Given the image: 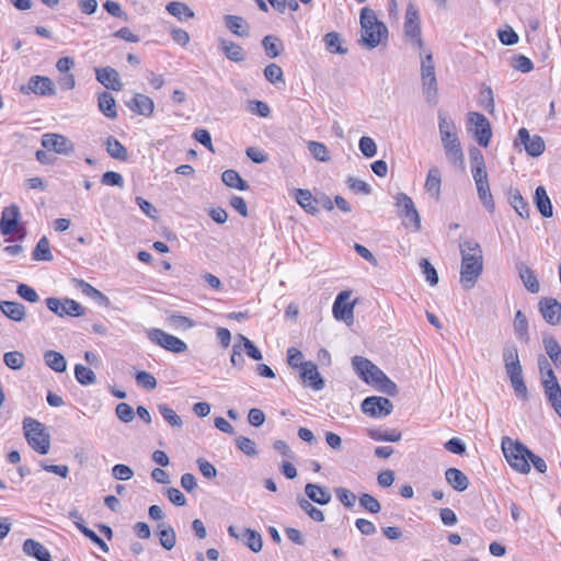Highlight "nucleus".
Instances as JSON below:
<instances>
[{
	"label": "nucleus",
	"mask_w": 561,
	"mask_h": 561,
	"mask_svg": "<svg viewBox=\"0 0 561 561\" xmlns=\"http://www.w3.org/2000/svg\"><path fill=\"white\" fill-rule=\"evenodd\" d=\"M460 283L465 289L472 288L483 271V253L480 244L471 239L460 242Z\"/></svg>",
	"instance_id": "nucleus-1"
},
{
	"label": "nucleus",
	"mask_w": 561,
	"mask_h": 561,
	"mask_svg": "<svg viewBox=\"0 0 561 561\" xmlns=\"http://www.w3.org/2000/svg\"><path fill=\"white\" fill-rule=\"evenodd\" d=\"M388 38V28L377 19L374 10H360V39L359 43L368 49H374Z\"/></svg>",
	"instance_id": "nucleus-2"
},
{
	"label": "nucleus",
	"mask_w": 561,
	"mask_h": 561,
	"mask_svg": "<svg viewBox=\"0 0 561 561\" xmlns=\"http://www.w3.org/2000/svg\"><path fill=\"white\" fill-rule=\"evenodd\" d=\"M503 364L510 378L515 394L526 400L528 399V389L524 381L523 368L520 365L518 348L515 343L508 341L503 346Z\"/></svg>",
	"instance_id": "nucleus-3"
},
{
	"label": "nucleus",
	"mask_w": 561,
	"mask_h": 561,
	"mask_svg": "<svg viewBox=\"0 0 561 561\" xmlns=\"http://www.w3.org/2000/svg\"><path fill=\"white\" fill-rule=\"evenodd\" d=\"M502 450L505 459L513 469L520 473H528L530 471L528 457L531 455V450H529L523 443L513 440L508 436H504L502 438Z\"/></svg>",
	"instance_id": "nucleus-4"
},
{
	"label": "nucleus",
	"mask_w": 561,
	"mask_h": 561,
	"mask_svg": "<svg viewBox=\"0 0 561 561\" xmlns=\"http://www.w3.org/2000/svg\"><path fill=\"white\" fill-rule=\"evenodd\" d=\"M24 436L28 445L38 454L46 455L50 448V435L39 421L26 416L23 420Z\"/></svg>",
	"instance_id": "nucleus-5"
},
{
	"label": "nucleus",
	"mask_w": 561,
	"mask_h": 561,
	"mask_svg": "<svg viewBox=\"0 0 561 561\" xmlns=\"http://www.w3.org/2000/svg\"><path fill=\"white\" fill-rule=\"evenodd\" d=\"M47 308L56 316L64 318L68 317H82L84 316V308L76 300L70 298H56L48 297L45 299Z\"/></svg>",
	"instance_id": "nucleus-6"
},
{
	"label": "nucleus",
	"mask_w": 561,
	"mask_h": 561,
	"mask_svg": "<svg viewBox=\"0 0 561 561\" xmlns=\"http://www.w3.org/2000/svg\"><path fill=\"white\" fill-rule=\"evenodd\" d=\"M147 335L152 343L171 353L181 354L187 351V344L184 341L161 329H151L147 332Z\"/></svg>",
	"instance_id": "nucleus-7"
},
{
	"label": "nucleus",
	"mask_w": 561,
	"mask_h": 561,
	"mask_svg": "<svg viewBox=\"0 0 561 561\" xmlns=\"http://www.w3.org/2000/svg\"><path fill=\"white\" fill-rule=\"evenodd\" d=\"M394 201L399 217L409 219L415 231L421 230V217L412 198L405 193H398Z\"/></svg>",
	"instance_id": "nucleus-8"
},
{
	"label": "nucleus",
	"mask_w": 561,
	"mask_h": 561,
	"mask_svg": "<svg viewBox=\"0 0 561 561\" xmlns=\"http://www.w3.org/2000/svg\"><path fill=\"white\" fill-rule=\"evenodd\" d=\"M360 408L365 414L380 419L392 413L393 404L388 398L371 396L363 400Z\"/></svg>",
	"instance_id": "nucleus-9"
},
{
	"label": "nucleus",
	"mask_w": 561,
	"mask_h": 561,
	"mask_svg": "<svg viewBox=\"0 0 561 561\" xmlns=\"http://www.w3.org/2000/svg\"><path fill=\"white\" fill-rule=\"evenodd\" d=\"M404 34L419 46H423L421 37V20L419 9L413 2H409L405 11Z\"/></svg>",
	"instance_id": "nucleus-10"
},
{
	"label": "nucleus",
	"mask_w": 561,
	"mask_h": 561,
	"mask_svg": "<svg viewBox=\"0 0 561 561\" xmlns=\"http://www.w3.org/2000/svg\"><path fill=\"white\" fill-rule=\"evenodd\" d=\"M20 91L23 94L34 93L39 96H53L57 93L54 81L45 76H32L26 85H22Z\"/></svg>",
	"instance_id": "nucleus-11"
},
{
	"label": "nucleus",
	"mask_w": 561,
	"mask_h": 561,
	"mask_svg": "<svg viewBox=\"0 0 561 561\" xmlns=\"http://www.w3.org/2000/svg\"><path fill=\"white\" fill-rule=\"evenodd\" d=\"M42 146L48 151L69 156L75 151V144L64 135L47 133L42 136Z\"/></svg>",
	"instance_id": "nucleus-12"
},
{
	"label": "nucleus",
	"mask_w": 561,
	"mask_h": 561,
	"mask_svg": "<svg viewBox=\"0 0 561 561\" xmlns=\"http://www.w3.org/2000/svg\"><path fill=\"white\" fill-rule=\"evenodd\" d=\"M440 141L447 160L455 165H461L465 158L457 133L440 136Z\"/></svg>",
	"instance_id": "nucleus-13"
},
{
	"label": "nucleus",
	"mask_w": 561,
	"mask_h": 561,
	"mask_svg": "<svg viewBox=\"0 0 561 561\" xmlns=\"http://www.w3.org/2000/svg\"><path fill=\"white\" fill-rule=\"evenodd\" d=\"M351 291H341L333 304V316L336 320L344 321L350 324L354 319V302H348Z\"/></svg>",
	"instance_id": "nucleus-14"
},
{
	"label": "nucleus",
	"mask_w": 561,
	"mask_h": 561,
	"mask_svg": "<svg viewBox=\"0 0 561 561\" xmlns=\"http://www.w3.org/2000/svg\"><path fill=\"white\" fill-rule=\"evenodd\" d=\"M469 123L474 126V137L480 146L486 147L492 137L491 125L486 117L478 112L469 113Z\"/></svg>",
	"instance_id": "nucleus-15"
},
{
	"label": "nucleus",
	"mask_w": 561,
	"mask_h": 561,
	"mask_svg": "<svg viewBox=\"0 0 561 561\" xmlns=\"http://www.w3.org/2000/svg\"><path fill=\"white\" fill-rule=\"evenodd\" d=\"M518 140L524 145L526 152L531 157H539L543 153L546 145L539 135H529V131L523 127L518 130Z\"/></svg>",
	"instance_id": "nucleus-16"
},
{
	"label": "nucleus",
	"mask_w": 561,
	"mask_h": 561,
	"mask_svg": "<svg viewBox=\"0 0 561 561\" xmlns=\"http://www.w3.org/2000/svg\"><path fill=\"white\" fill-rule=\"evenodd\" d=\"M300 378L304 383L316 391L324 388V380L318 371V367L312 362H305L300 367Z\"/></svg>",
	"instance_id": "nucleus-17"
},
{
	"label": "nucleus",
	"mask_w": 561,
	"mask_h": 561,
	"mask_svg": "<svg viewBox=\"0 0 561 561\" xmlns=\"http://www.w3.org/2000/svg\"><path fill=\"white\" fill-rule=\"evenodd\" d=\"M542 318L551 325L561 321V304L554 298H542L539 304Z\"/></svg>",
	"instance_id": "nucleus-18"
},
{
	"label": "nucleus",
	"mask_w": 561,
	"mask_h": 561,
	"mask_svg": "<svg viewBox=\"0 0 561 561\" xmlns=\"http://www.w3.org/2000/svg\"><path fill=\"white\" fill-rule=\"evenodd\" d=\"M20 218V208L18 205L12 204L9 207H5L1 214L0 218V231L3 236L12 234L19 222Z\"/></svg>",
	"instance_id": "nucleus-19"
},
{
	"label": "nucleus",
	"mask_w": 561,
	"mask_h": 561,
	"mask_svg": "<svg viewBox=\"0 0 561 561\" xmlns=\"http://www.w3.org/2000/svg\"><path fill=\"white\" fill-rule=\"evenodd\" d=\"M96 80L106 89L119 91L123 84L119 80L118 72L112 67L95 69Z\"/></svg>",
	"instance_id": "nucleus-20"
},
{
	"label": "nucleus",
	"mask_w": 561,
	"mask_h": 561,
	"mask_svg": "<svg viewBox=\"0 0 561 561\" xmlns=\"http://www.w3.org/2000/svg\"><path fill=\"white\" fill-rule=\"evenodd\" d=\"M0 311L10 320L22 322L26 317V308L23 304L11 300L0 301Z\"/></svg>",
	"instance_id": "nucleus-21"
},
{
	"label": "nucleus",
	"mask_w": 561,
	"mask_h": 561,
	"mask_svg": "<svg viewBox=\"0 0 561 561\" xmlns=\"http://www.w3.org/2000/svg\"><path fill=\"white\" fill-rule=\"evenodd\" d=\"M305 493L309 501H312L319 505H327L331 502V493L327 486L319 485L316 483H307L305 486Z\"/></svg>",
	"instance_id": "nucleus-22"
},
{
	"label": "nucleus",
	"mask_w": 561,
	"mask_h": 561,
	"mask_svg": "<svg viewBox=\"0 0 561 561\" xmlns=\"http://www.w3.org/2000/svg\"><path fill=\"white\" fill-rule=\"evenodd\" d=\"M440 186H442V174L440 170L436 165H432L428 169L427 176L425 180L424 188L426 193H428L436 201L440 197Z\"/></svg>",
	"instance_id": "nucleus-23"
},
{
	"label": "nucleus",
	"mask_w": 561,
	"mask_h": 561,
	"mask_svg": "<svg viewBox=\"0 0 561 561\" xmlns=\"http://www.w3.org/2000/svg\"><path fill=\"white\" fill-rule=\"evenodd\" d=\"M516 268L518 271L519 278L527 290L533 294H537L540 290V285L534 271L524 262H518L516 264Z\"/></svg>",
	"instance_id": "nucleus-24"
},
{
	"label": "nucleus",
	"mask_w": 561,
	"mask_h": 561,
	"mask_svg": "<svg viewBox=\"0 0 561 561\" xmlns=\"http://www.w3.org/2000/svg\"><path fill=\"white\" fill-rule=\"evenodd\" d=\"M226 27L237 36L248 37L250 35V25L239 15L227 14L224 18Z\"/></svg>",
	"instance_id": "nucleus-25"
},
{
	"label": "nucleus",
	"mask_w": 561,
	"mask_h": 561,
	"mask_svg": "<svg viewBox=\"0 0 561 561\" xmlns=\"http://www.w3.org/2000/svg\"><path fill=\"white\" fill-rule=\"evenodd\" d=\"M219 49L231 61L241 62L245 59V53L243 48L232 41L220 38Z\"/></svg>",
	"instance_id": "nucleus-26"
},
{
	"label": "nucleus",
	"mask_w": 561,
	"mask_h": 561,
	"mask_svg": "<svg viewBox=\"0 0 561 561\" xmlns=\"http://www.w3.org/2000/svg\"><path fill=\"white\" fill-rule=\"evenodd\" d=\"M295 198L298 205L308 214L317 215L319 209L317 207V197H314L309 190L297 188L295 191Z\"/></svg>",
	"instance_id": "nucleus-27"
},
{
	"label": "nucleus",
	"mask_w": 561,
	"mask_h": 561,
	"mask_svg": "<svg viewBox=\"0 0 561 561\" xmlns=\"http://www.w3.org/2000/svg\"><path fill=\"white\" fill-rule=\"evenodd\" d=\"M445 479L447 483L458 492H462L468 489V477L457 468H448L445 471Z\"/></svg>",
	"instance_id": "nucleus-28"
},
{
	"label": "nucleus",
	"mask_w": 561,
	"mask_h": 561,
	"mask_svg": "<svg viewBox=\"0 0 561 561\" xmlns=\"http://www.w3.org/2000/svg\"><path fill=\"white\" fill-rule=\"evenodd\" d=\"M156 535L159 538L160 545L165 550H172L176 543V534L173 527L165 523H160L157 526Z\"/></svg>",
	"instance_id": "nucleus-29"
},
{
	"label": "nucleus",
	"mask_w": 561,
	"mask_h": 561,
	"mask_svg": "<svg viewBox=\"0 0 561 561\" xmlns=\"http://www.w3.org/2000/svg\"><path fill=\"white\" fill-rule=\"evenodd\" d=\"M23 552L38 561H51L49 551L38 541L26 539L23 543Z\"/></svg>",
	"instance_id": "nucleus-30"
},
{
	"label": "nucleus",
	"mask_w": 561,
	"mask_h": 561,
	"mask_svg": "<svg viewBox=\"0 0 561 561\" xmlns=\"http://www.w3.org/2000/svg\"><path fill=\"white\" fill-rule=\"evenodd\" d=\"M535 205L538 211L546 218H550L553 215L552 205L550 198L543 186H538L535 191L534 197Z\"/></svg>",
	"instance_id": "nucleus-31"
},
{
	"label": "nucleus",
	"mask_w": 561,
	"mask_h": 561,
	"mask_svg": "<svg viewBox=\"0 0 561 561\" xmlns=\"http://www.w3.org/2000/svg\"><path fill=\"white\" fill-rule=\"evenodd\" d=\"M98 106L100 112L107 118H116V101L114 96L108 92H102L98 98Z\"/></svg>",
	"instance_id": "nucleus-32"
},
{
	"label": "nucleus",
	"mask_w": 561,
	"mask_h": 561,
	"mask_svg": "<svg viewBox=\"0 0 561 561\" xmlns=\"http://www.w3.org/2000/svg\"><path fill=\"white\" fill-rule=\"evenodd\" d=\"M76 287L82 291L85 296L95 300L101 306H107L110 304V299L101 293L99 289L90 285L83 279H75Z\"/></svg>",
	"instance_id": "nucleus-33"
},
{
	"label": "nucleus",
	"mask_w": 561,
	"mask_h": 561,
	"mask_svg": "<svg viewBox=\"0 0 561 561\" xmlns=\"http://www.w3.org/2000/svg\"><path fill=\"white\" fill-rule=\"evenodd\" d=\"M545 351L557 368H561V346L552 335H545L542 340Z\"/></svg>",
	"instance_id": "nucleus-34"
},
{
	"label": "nucleus",
	"mask_w": 561,
	"mask_h": 561,
	"mask_svg": "<svg viewBox=\"0 0 561 561\" xmlns=\"http://www.w3.org/2000/svg\"><path fill=\"white\" fill-rule=\"evenodd\" d=\"M167 322L173 330L187 331L196 325L195 321L178 312H168Z\"/></svg>",
	"instance_id": "nucleus-35"
},
{
	"label": "nucleus",
	"mask_w": 561,
	"mask_h": 561,
	"mask_svg": "<svg viewBox=\"0 0 561 561\" xmlns=\"http://www.w3.org/2000/svg\"><path fill=\"white\" fill-rule=\"evenodd\" d=\"M513 327L517 339L522 342L527 343L529 341L528 320L526 314L522 310L516 311Z\"/></svg>",
	"instance_id": "nucleus-36"
},
{
	"label": "nucleus",
	"mask_w": 561,
	"mask_h": 561,
	"mask_svg": "<svg viewBox=\"0 0 561 561\" xmlns=\"http://www.w3.org/2000/svg\"><path fill=\"white\" fill-rule=\"evenodd\" d=\"M543 389L549 403L561 417V387L559 382L543 386Z\"/></svg>",
	"instance_id": "nucleus-37"
},
{
	"label": "nucleus",
	"mask_w": 561,
	"mask_h": 561,
	"mask_svg": "<svg viewBox=\"0 0 561 561\" xmlns=\"http://www.w3.org/2000/svg\"><path fill=\"white\" fill-rule=\"evenodd\" d=\"M323 42L327 50L331 54L344 55L347 48L342 46V38L337 32H329L323 36Z\"/></svg>",
	"instance_id": "nucleus-38"
},
{
	"label": "nucleus",
	"mask_w": 561,
	"mask_h": 561,
	"mask_svg": "<svg viewBox=\"0 0 561 561\" xmlns=\"http://www.w3.org/2000/svg\"><path fill=\"white\" fill-rule=\"evenodd\" d=\"M46 365L56 373H64L67 368V363L62 354L56 351H47L44 354Z\"/></svg>",
	"instance_id": "nucleus-39"
},
{
	"label": "nucleus",
	"mask_w": 561,
	"mask_h": 561,
	"mask_svg": "<svg viewBox=\"0 0 561 561\" xmlns=\"http://www.w3.org/2000/svg\"><path fill=\"white\" fill-rule=\"evenodd\" d=\"M221 180L227 186L232 188H238L240 191H245L249 188L247 181H244L240 174L232 169L224 171L221 174Z\"/></svg>",
	"instance_id": "nucleus-40"
},
{
	"label": "nucleus",
	"mask_w": 561,
	"mask_h": 561,
	"mask_svg": "<svg viewBox=\"0 0 561 561\" xmlns=\"http://www.w3.org/2000/svg\"><path fill=\"white\" fill-rule=\"evenodd\" d=\"M422 80V89L423 93L428 103L435 104L437 102L438 94V84L436 76L423 77Z\"/></svg>",
	"instance_id": "nucleus-41"
},
{
	"label": "nucleus",
	"mask_w": 561,
	"mask_h": 561,
	"mask_svg": "<svg viewBox=\"0 0 561 561\" xmlns=\"http://www.w3.org/2000/svg\"><path fill=\"white\" fill-rule=\"evenodd\" d=\"M105 148L107 153L117 160L125 161L127 159L126 148L113 136H108L105 140Z\"/></svg>",
	"instance_id": "nucleus-42"
},
{
	"label": "nucleus",
	"mask_w": 561,
	"mask_h": 561,
	"mask_svg": "<svg viewBox=\"0 0 561 561\" xmlns=\"http://www.w3.org/2000/svg\"><path fill=\"white\" fill-rule=\"evenodd\" d=\"M167 11L180 21L194 18V12L188 8V5L179 1L168 3Z\"/></svg>",
	"instance_id": "nucleus-43"
},
{
	"label": "nucleus",
	"mask_w": 561,
	"mask_h": 561,
	"mask_svg": "<svg viewBox=\"0 0 561 561\" xmlns=\"http://www.w3.org/2000/svg\"><path fill=\"white\" fill-rule=\"evenodd\" d=\"M477 192L480 201L482 202L485 209L490 213H493L495 209V204L493 201V196L490 191L489 181H484L481 183H477Z\"/></svg>",
	"instance_id": "nucleus-44"
},
{
	"label": "nucleus",
	"mask_w": 561,
	"mask_h": 561,
	"mask_svg": "<svg viewBox=\"0 0 561 561\" xmlns=\"http://www.w3.org/2000/svg\"><path fill=\"white\" fill-rule=\"evenodd\" d=\"M510 204L522 218L529 217V205L518 190L511 192Z\"/></svg>",
	"instance_id": "nucleus-45"
},
{
	"label": "nucleus",
	"mask_w": 561,
	"mask_h": 561,
	"mask_svg": "<svg viewBox=\"0 0 561 561\" xmlns=\"http://www.w3.org/2000/svg\"><path fill=\"white\" fill-rule=\"evenodd\" d=\"M32 257L35 261H45V262H49L53 260L49 241L46 237H42L38 240L35 249L32 253Z\"/></svg>",
	"instance_id": "nucleus-46"
},
{
	"label": "nucleus",
	"mask_w": 561,
	"mask_h": 561,
	"mask_svg": "<svg viewBox=\"0 0 561 561\" xmlns=\"http://www.w3.org/2000/svg\"><path fill=\"white\" fill-rule=\"evenodd\" d=\"M262 46L265 50V54L270 58H276L279 56L280 50L283 49V44L280 39L274 35H266L262 39Z\"/></svg>",
	"instance_id": "nucleus-47"
},
{
	"label": "nucleus",
	"mask_w": 561,
	"mask_h": 561,
	"mask_svg": "<svg viewBox=\"0 0 561 561\" xmlns=\"http://www.w3.org/2000/svg\"><path fill=\"white\" fill-rule=\"evenodd\" d=\"M244 545L253 552H260L263 547V540L260 533L254 529L245 528L243 531Z\"/></svg>",
	"instance_id": "nucleus-48"
},
{
	"label": "nucleus",
	"mask_w": 561,
	"mask_h": 561,
	"mask_svg": "<svg viewBox=\"0 0 561 561\" xmlns=\"http://www.w3.org/2000/svg\"><path fill=\"white\" fill-rule=\"evenodd\" d=\"M539 371L542 377V386H548L558 382L554 371L548 359L540 355L538 358Z\"/></svg>",
	"instance_id": "nucleus-49"
},
{
	"label": "nucleus",
	"mask_w": 561,
	"mask_h": 561,
	"mask_svg": "<svg viewBox=\"0 0 561 561\" xmlns=\"http://www.w3.org/2000/svg\"><path fill=\"white\" fill-rule=\"evenodd\" d=\"M368 436L378 442H399L401 439V433L397 430L391 431H381V430H375L370 428L367 431Z\"/></svg>",
	"instance_id": "nucleus-50"
},
{
	"label": "nucleus",
	"mask_w": 561,
	"mask_h": 561,
	"mask_svg": "<svg viewBox=\"0 0 561 561\" xmlns=\"http://www.w3.org/2000/svg\"><path fill=\"white\" fill-rule=\"evenodd\" d=\"M75 376L77 381L82 386L93 385L96 381L94 371L81 364L75 366Z\"/></svg>",
	"instance_id": "nucleus-51"
},
{
	"label": "nucleus",
	"mask_w": 561,
	"mask_h": 561,
	"mask_svg": "<svg viewBox=\"0 0 561 561\" xmlns=\"http://www.w3.org/2000/svg\"><path fill=\"white\" fill-rule=\"evenodd\" d=\"M352 366L357 376L364 380V377H366L368 373H371L375 364L365 357L354 356L352 358Z\"/></svg>",
	"instance_id": "nucleus-52"
},
{
	"label": "nucleus",
	"mask_w": 561,
	"mask_h": 561,
	"mask_svg": "<svg viewBox=\"0 0 561 561\" xmlns=\"http://www.w3.org/2000/svg\"><path fill=\"white\" fill-rule=\"evenodd\" d=\"M299 507L314 522H323L324 520V514L321 510L313 506L309 500L304 497L297 499Z\"/></svg>",
	"instance_id": "nucleus-53"
},
{
	"label": "nucleus",
	"mask_w": 561,
	"mask_h": 561,
	"mask_svg": "<svg viewBox=\"0 0 561 561\" xmlns=\"http://www.w3.org/2000/svg\"><path fill=\"white\" fill-rule=\"evenodd\" d=\"M237 340L240 341L242 351L252 359L254 360H261L262 359V353L261 351L254 345V343L248 339L247 336L242 334L237 335Z\"/></svg>",
	"instance_id": "nucleus-54"
},
{
	"label": "nucleus",
	"mask_w": 561,
	"mask_h": 561,
	"mask_svg": "<svg viewBox=\"0 0 561 561\" xmlns=\"http://www.w3.org/2000/svg\"><path fill=\"white\" fill-rule=\"evenodd\" d=\"M3 362L9 368L19 370L24 366L25 357L21 352L11 351L3 355Z\"/></svg>",
	"instance_id": "nucleus-55"
},
{
	"label": "nucleus",
	"mask_w": 561,
	"mask_h": 561,
	"mask_svg": "<svg viewBox=\"0 0 561 561\" xmlns=\"http://www.w3.org/2000/svg\"><path fill=\"white\" fill-rule=\"evenodd\" d=\"M308 149L312 157L321 162H327L330 160V153L327 146L319 141H309Z\"/></svg>",
	"instance_id": "nucleus-56"
},
{
	"label": "nucleus",
	"mask_w": 561,
	"mask_h": 561,
	"mask_svg": "<svg viewBox=\"0 0 561 561\" xmlns=\"http://www.w3.org/2000/svg\"><path fill=\"white\" fill-rule=\"evenodd\" d=\"M159 412L163 416V419L175 428H181L183 426L182 419L175 413L174 410L169 408L167 404H160L158 407Z\"/></svg>",
	"instance_id": "nucleus-57"
},
{
	"label": "nucleus",
	"mask_w": 561,
	"mask_h": 561,
	"mask_svg": "<svg viewBox=\"0 0 561 561\" xmlns=\"http://www.w3.org/2000/svg\"><path fill=\"white\" fill-rule=\"evenodd\" d=\"M264 77L272 84L284 83L283 70L276 64H270L265 67Z\"/></svg>",
	"instance_id": "nucleus-58"
},
{
	"label": "nucleus",
	"mask_w": 561,
	"mask_h": 561,
	"mask_svg": "<svg viewBox=\"0 0 561 561\" xmlns=\"http://www.w3.org/2000/svg\"><path fill=\"white\" fill-rule=\"evenodd\" d=\"M337 500L346 507L353 508L356 502V495L351 490L346 488H336L334 490Z\"/></svg>",
	"instance_id": "nucleus-59"
},
{
	"label": "nucleus",
	"mask_w": 561,
	"mask_h": 561,
	"mask_svg": "<svg viewBox=\"0 0 561 561\" xmlns=\"http://www.w3.org/2000/svg\"><path fill=\"white\" fill-rule=\"evenodd\" d=\"M438 130L440 136L457 133L456 124L453 119L448 118L446 114L438 113Z\"/></svg>",
	"instance_id": "nucleus-60"
},
{
	"label": "nucleus",
	"mask_w": 561,
	"mask_h": 561,
	"mask_svg": "<svg viewBox=\"0 0 561 561\" xmlns=\"http://www.w3.org/2000/svg\"><path fill=\"white\" fill-rule=\"evenodd\" d=\"M359 150L367 158H373L377 154V145L371 137L363 136L359 139Z\"/></svg>",
	"instance_id": "nucleus-61"
},
{
	"label": "nucleus",
	"mask_w": 561,
	"mask_h": 561,
	"mask_svg": "<svg viewBox=\"0 0 561 561\" xmlns=\"http://www.w3.org/2000/svg\"><path fill=\"white\" fill-rule=\"evenodd\" d=\"M358 500H359L360 506L370 513L376 514V513L380 512V510H381V505H380L379 501L368 493H363Z\"/></svg>",
	"instance_id": "nucleus-62"
},
{
	"label": "nucleus",
	"mask_w": 561,
	"mask_h": 561,
	"mask_svg": "<svg viewBox=\"0 0 561 561\" xmlns=\"http://www.w3.org/2000/svg\"><path fill=\"white\" fill-rule=\"evenodd\" d=\"M420 266L430 285H436L438 283V274L435 267L430 263V261L427 259H422L420 262Z\"/></svg>",
	"instance_id": "nucleus-63"
},
{
	"label": "nucleus",
	"mask_w": 561,
	"mask_h": 561,
	"mask_svg": "<svg viewBox=\"0 0 561 561\" xmlns=\"http://www.w3.org/2000/svg\"><path fill=\"white\" fill-rule=\"evenodd\" d=\"M236 444H237V447L242 453H244L247 456H256L257 455L256 445L252 439L244 437V436H239L236 439Z\"/></svg>",
	"instance_id": "nucleus-64"
}]
</instances>
